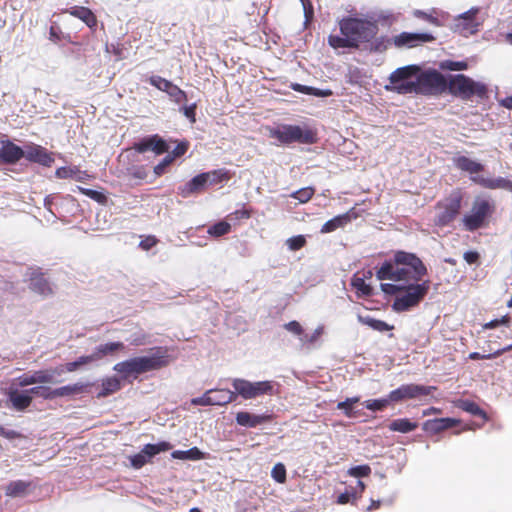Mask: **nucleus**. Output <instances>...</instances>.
I'll list each match as a JSON object with an SVG mask.
<instances>
[{"label": "nucleus", "mask_w": 512, "mask_h": 512, "mask_svg": "<svg viewBox=\"0 0 512 512\" xmlns=\"http://www.w3.org/2000/svg\"><path fill=\"white\" fill-rule=\"evenodd\" d=\"M168 96L175 103H182L187 101V94L185 91L180 89L177 85L173 84L171 89L168 91Z\"/></svg>", "instance_id": "46"}, {"label": "nucleus", "mask_w": 512, "mask_h": 512, "mask_svg": "<svg viewBox=\"0 0 512 512\" xmlns=\"http://www.w3.org/2000/svg\"><path fill=\"white\" fill-rule=\"evenodd\" d=\"M339 28L342 36L329 35L328 37V44L334 49H357L360 43L371 40L378 33L376 23L352 17L340 20Z\"/></svg>", "instance_id": "2"}, {"label": "nucleus", "mask_w": 512, "mask_h": 512, "mask_svg": "<svg viewBox=\"0 0 512 512\" xmlns=\"http://www.w3.org/2000/svg\"><path fill=\"white\" fill-rule=\"evenodd\" d=\"M92 362H93V358L91 357V355H85V356L79 357L75 361L68 362L65 365H61V366L63 367L64 371L74 372V371L80 369L82 366L90 364Z\"/></svg>", "instance_id": "38"}, {"label": "nucleus", "mask_w": 512, "mask_h": 512, "mask_svg": "<svg viewBox=\"0 0 512 512\" xmlns=\"http://www.w3.org/2000/svg\"><path fill=\"white\" fill-rule=\"evenodd\" d=\"M124 348L125 345L122 342H109L95 347L94 351L90 355L94 362L102 359L105 356L113 355L117 351L123 350Z\"/></svg>", "instance_id": "24"}, {"label": "nucleus", "mask_w": 512, "mask_h": 512, "mask_svg": "<svg viewBox=\"0 0 512 512\" xmlns=\"http://www.w3.org/2000/svg\"><path fill=\"white\" fill-rule=\"evenodd\" d=\"M419 72L420 67L418 65H408L396 69L389 76V82L392 86H386V89L400 94L399 87L407 83H414L410 78L417 77Z\"/></svg>", "instance_id": "13"}, {"label": "nucleus", "mask_w": 512, "mask_h": 512, "mask_svg": "<svg viewBox=\"0 0 512 512\" xmlns=\"http://www.w3.org/2000/svg\"><path fill=\"white\" fill-rule=\"evenodd\" d=\"M91 383L77 382L71 385L62 386L53 389L54 399L58 397H70L77 394L87 392V388L91 386Z\"/></svg>", "instance_id": "23"}, {"label": "nucleus", "mask_w": 512, "mask_h": 512, "mask_svg": "<svg viewBox=\"0 0 512 512\" xmlns=\"http://www.w3.org/2000/svg\"><path fill=\"white\" fill-rule=\"evenodd\" d=\"M303 6V12L305 16V23L310 22L314 16L313 5L310 0H300Z\"/></svg>", "instance_id": "57"}, {"label": "nucleus", "mask_w": 512, "mask_h": 512, "mask_svg": "<svg viewBox=\"0 0 512 512\" xmlns=\"http://www.w3.org/2000/svg\"><path fill=\"white\" fill-rule=\"evenodd\" d=\"M435 37L430 33H410L402 32L392 38V43L397 48H413L422 43L432 42Z\"/></svg>", "instance_id": "14"}, {"label": "nucleus", "mask_w": 512, "mask_h": 512, "mask_svg": "<svg viewBox=\"0 0 512 512\" xmlns=\"http://www.w3.org/2000/svg\"><path fill=\"white\" fill-rule=\"evenodd\" d=\"M290 332L299 338L300 344L303 347H310L319 339L322 333L320 329L306 333L297 321H290Z\"/></svg>", "instance_id": "19"}, {"label": "nucleus", "mask_w": 512, "mask_h": 512, "mask_svg": "<svg viewBox=\"0 0 512 512\" xmlns=\"http://www.w3.org/2000/svg\"><path fill=\"white\" fill-rule=\"evenodd\" d=\"M446 91L447 79L436 69L420 70L414 83H407L399 87L400 94L439 96Z\"/></svg>", "instance_id": "4"}, {"label": "nucleus", "mask_w": 512, "mask_h": 512, "mask_svg": "<svg viewBox=\"0 0 512 512\" xmlns=\"http://www.w3.org/2000/svg\"><path fill=\"white\" fill-rule=\"evenodd\" d=\"M173 156L171 155H166L162 161L160 163H158L155 167H154V173L157 175V176H161L162 174H164L166 172V169L168 166H170L173 162Z\"/></svg>", "instance_id": "54"}, {"label": "nucleus", "mask_w": 512, "mask_h": 512, "mask_svg": "<svg viewBox=\"0 0 512 512\" xmlns=\"http://www.w3.org/2000/svg\"><path fill=\"white\" fill-rule=\"evenodd\" d=\"M427 274L428 269L423 261L416 254L403 250L395 251L393 257L384 261L376 271L378 280L399 283L381 284L385 294L397 295L392 304L396 312L408 311L425 298L430 289V281H419Z\"/></svg>", "instance_id": "1"}, {"label": "nucleus", "mask_w": 512, "mask_h": 512, "mask_svg": "<svg viewBox=\"0 0 512 512\" xmlns=\"http://www.w3.org/2000/svg\"><path fill=\"white\" fill-rule=\"evenodd\" d=\"M149 83L159 89L160 91H163L168 94V91L171 89V86L173 83L165 78H162L158 75H153L149 78Z\"/></svg>", "instance_id": "42"}, {"label": "nucleus", "mask_w": 512, "mask_h": 512, "mask_svg": "<svg viewBox=\"0 0 512 512\" xmlns=\"http://www.w3.org/2000/svg\"><path fill=\"white\" fill-rule=\"evenodd\" d=\"M211 393L212 391L209 389L202 396L192 398L191 404L194 406H212Z\"/></svg>", "instance_id": "53"}, {"label": "nucleus", "mask_w": 512, "mask_h": 512, "mask_svg": "<svg viewBox=\"0 0 512 512\" xmlns=\"http://www.w3.org/2000/svg\"><path fill=\"white\" fill-rule=\"evenodd\" d=\"M230 230H231V225L228 222L219 221V222L211 225L208 228L207 232L211 236L220 237V236H223V235L229 233Z\"/></svg>", "instance_id": "39"}, {"label": "nucleus", "mask_w": 512, "mask_h": 512, "mask_svg": "<svg viewBox=\"0 0 512 512\" xmlns=\"http://www.w3.org/2000/svg\"><path fill=\"white\" fill-rule=\"evenodd\" d=\"M74 171L70 168L60 167L56 170L55 175L59 179L73 178Z\"/></svg>", "instance_id": "62"}, {"label": "nucleus", "mask_w": 512, "mask_h": 512, "mask_svg": "<svg viewBox=\"0 0 512 512\" xmlns=\"http://www.w3.org/2000/svg\"><path fill=\"white\" fill-rule=\"evenodd\" d=\"M478 12V8H472L461 14L457 19L456 26L462 31H470L471 33L476 32L477 23L475 22V18Z\"/></svg>", "instance_id": "25"}, {"label": "nucleus", "mask_w": 512, "mask_h": 512, "mask_svg": "<svg viewBox=\"0 0 512 512\" xmlns=\"http://www.w3.org/2000/svg\"><path fill=\"white\" fill-rule=\"evenodd\" d=\"M306 244V238L303 235H297L290 238V250H299Z\"/></svg>", "instance_id": "59"}, {"label": "nucleus", "mask_w": 512, "mask_h": 512, "mask_svg": "<svg viewBox=\"0 0 512 512\" xmlns=\"http://www.w3.org/2000/svg\"><path fill=\"white\" fill-rule=\"evenodd\" d=\"M391 402L389 397L386 399H372L365 401V407L371 411H381Z\"/></svg>", "instance_id": "47"}, {"label": "nucleus", "mask_w": 512, "mask_h": 512, "mask_svg": "<svg viewBox=\"0 0 512 512\" xmlns=\"http://www.w3.org/2000/svg\"><path fill=\"white\" fill-rule=\"evenodd\" d=\"M358 401L359 398L357 397L347 398L345 401L339 402L337 408L342 410L346 416L350 417L352 415L353 406Z\"/></svg>", "instance_id": "50"}, {"label": "nucleus", "mask_w": 512, "mask_h": 512, "mask_svg": "<svg viewBox=\"0 0 512 512\" xmlns=\"http://www.w3.org/2000/svg\"><path fill=\"white\" fill-rule=\"evenodd\" d=\"M121 388V382L117 377H109L102 381V390L97 394V398L107 397Z\"/></svg>", "instance_id": "35"}, {"label": "nucleus", "mask_w": 512, "mask_h": 512, "mask_svg": "<svg viewBox=\"0 0 512 512\" xmlns=\"http://www.w3.org/2000/svg\"><path fill=\"white\" fill-rule=\"evenodd\" d=\"M24 157V148L10 140L0 142V163L13 165Z\"/></svg>", "instance_id": "17"}, {"label": "nucleus", "mask_w": 512, "mask_h": 512, "mask_svg": "<svg viewBox=\"0 0 512 512\" xmlns=\"http://www.w3.org/2000/svg\"><path fill=\"white\" fill-rule=\"evenodd\" d=\"M315 189L312 187L301 188L298 191L290 194L291 197H294L299 201V203L308 202L314 195Z\"/></svg>", "instance_id": "43"}, {"label": "nucleus", "mask_w": 512, "mask_h": 512, "mask_svg": "<svg viewBox=\"0 0 512 512\" xmlns=\"http://www.w3.org/2000/svg\"><path fill=\"white\" fill-rule=\"evenodd\" d=\"M441 68L450 71H462L468 68V64L465 61L446 60L441 63Z\"/></svg>", "instance_id": "49"}, {"label": "nucleus", "mask_w": 512, "mask_h": 512, "mask_svg": "<svg viewBox=\"0 0 512 512\" xmlns=\"http://www.w3.org/2000/svg\"><path fill=\"white\" fill-rule=\"evenodd\" d=\"M464 260L468 264H476L480 259V254L477 251H467L463 255Z\"/></svg>", "instance_id": "63"}, {"label": "nucleus", "mask_w": 512, "mask_h": 512, "mask_svg": "<svg viewBox=\"0 0 512 512\" xmlns=\"http://www.w3.org/2000/svg\"><path fill=\"white\" fill-rule=\"evenodd\" d=\"M26 276L28 277L30 284L29 288L41 295L42 297H48L53 294V289L49 281L44 277L41 269L30 268Z\"/></svg>", "instance_id": "15"}, {"label": "nucleus", "mask_w": 512, "mask_h": 512, "mask_svg": "<svg viewBox=\"0 0 512 512\" xmlns=\"http://www.w3.org/2000/svg\"><path fill=\"white\" fill-rule=\"evenodd\" d=\"M348 475L352 477H368L371 474V467L368 464L354 466L348 469Z\"/></svg>", "instance_id": "48"}, {"label": "nucleus", "mask_w": 512, "mask_h": 512, "mask_svg": "<svg viewBox=\"0 0 512 512\" xmlns=\"http://www.w3.org/2000/svg\"><path fill=\"white\" fill-rule=\"evenodd\" d=\"M157 243V240L155 237L153 236H149L147 237L146 239L142 240L139 244V246L143 249V250H149L151 249L153 246H155Z\"/></svg>", "instance_id": "64"}, {"label": "nucleus", "mask_w": 512, "mask_h": 512, "mask_svg": "<svg viewBox=\"0 0 512 512\" xmlns=\"http://www.w3.org/2000/svg\"><path fill=\"white\" fill-rule=\"evenodd\" d=\"M188 460H202L206 458V453L202 452L198 447H192L186 450Z\"/></svg>", "instance_id": "60"}, {"label": "nucleus", "mask_w": 512, "mask_h": 512, "mask_svg": "<svg viewBox=\"0 0 512 512\" xmlns=\"http://www.w3.org/2000/svg\"><path fill=\"white\" fill-rule=\"evenodd\" d=\"M187 149H188L187 142L178 143L170 155L173 156V160H174L175 158L184 155L186 153Z\"/></svg>", "instance_id": "61"}, {"label": "nucleus", "mask_w": 512, "mask_h": 512, "mask_svg": "<svg viewBox=\"0 0 512 512\" xmlns=\"http://www.w3.org/2000/svg\"><path fill=\"white\" fill-rule=\"evenodd\" d=\"M291 87H292V89H294L296 91H300V92L305 91L308 94H313V95H316V96L327 97V96H331L332 95V91L331 90H319V89H316V88L304 87V86H301L300 84H292Z\"/></svg>", "instance_id": "45"}, {"label": "nucleus", "mask_w": 512, "mask_h": 512, "mask_svg": "<svg viewBox=\"0 0 512 512\" xmlns=\"http://www.w3.org/2000/svg\"><path fill=\"white\" fill-rule=\"evenodd\" d=\"M205 178H208V175L203 173L194 176L191 180L178 188L179 194L183 198H188L194 194L203 192L208 187Z\"/></svg>", "instance_id": "18"}, {"label": "nucleus", "mask_w": 512, "mask_h": 512, "mask_svg": "<svg viewBox=\"0 0 512 512\" xmlns=\"http://www.w3.org/2000/svg\"><path fill=\"white\" fill-rule=\"evenodd\" d=\"M357 500V491L353 489L352 491H345L344 493L339 494L336 502L338 504L344 505L349 502L355 503Z\"/></svg>", "instance_id": "51"}, {"label": "nucleus", "mask_w": 512, "mask_h": 512, "mask_svg": "<svg viewBox=\"0 0 512 512\" xmlns=\"http://www.w3.org/2000/svg\"><path fill=\"white\" fill-rule=\"evenodd\" d=\"M272 477L279 483H284L286 480V467L282 463L276 464L272 471H271Z\"/></svg>", "instance_id": "52"}, {"label": "nucleus", "mask_w": 512, "mask_h": 512, "mask_svg": "<svg viewBox=\"0 0 512 512\" xmlns=\"http://www.w3.org/2000/svg\"><path fill=\"white\" fill-rule=\"evenodd\" d=\"M235 393L244 399H252L272 392V385L269 381L250 382L245 379L235 378L232 381Z\"/></svg>", "instance_id": "9"}, {"label": "nucleus", "mask_w": 512, "mask_h": 512, "mask_svg": "<svg viewBox=\"0 0 512 512\" xmlns=\"http://www.w3.org/2000/svg\"><path fill=\"white\" fill-rule=\"evenodd\" d=\"M28 161L50 167L54 162L52 155L42 146L29 143L24 146V157Z\"/></svg>", "instance_id": "16"}, {"label": "nucleus", "mask_w": 512, "mask_h": 512, "mask_svg": "<svg viewBox=\"0 0 512 512\" xmlns=\"http://www.w3.org/2000/svg\"><path fill=\"white\" fill-rule=\"evenodd\" d=\"M494 201L486 198L476 197L472 203L470 213L464 215L462 218V224L466 231L473 232L487 224L488 218H490L495 212Z\"/></svg>", "instance_id": "7"}, {"label": "nucleus", "mask_w": 512, "mask_h": 512, "mask_svg": "<svg viewBox=\"0 0 512 512\" xmlns=\"http://www.w3.org/2000/svg\"><path fill=\"white\" fill-rule=\"evenodd\" d=\"M456 407L470 413L474 416H479L484 420H487V413L474 401L468 399H460L456 402Z\"/></svg>", "instance_id": "33"}, {"label": "nucleus", "mask_w": 512, "mask_h": 512, "mask_svg": "<svg viewBox=\"0 0 512 512\" xmlns=\"http://www.w3.org/2000/svg\"><path fill=\"white\" fill-rule=\"evenodd\" d=\"M502 354H503V350H501V349H499L493 353H489V354H480L479 352H472L469 354V359H471V360L492 359V358L499 357Z\"/></svg>", "instance_id": "56"}, {"label": "nucleus", "mask_w": 512, "mask_h": 512, "mask_svg": "<svg viewBox=\"0 0 512 512\" xmlns=\"http://www.w3.org/2000/svg\"><path fill=\"white\" fill-rule=\"evenodd\" d=\"M196 104L193 103L189 106H183L180 108V111L187 117L191 123L196 121Z\"/></svg>", "instance_id": "58"}, {"label": "nucleus", "mask_w": 512, "mask_h": 512, "mask_svg": "<svg viewBox=\"0 0 512 512\" xmlns=\"http://www.w3.org/2000/svg\"><path fill=\"white\" fill-rule=\"evenodd\" d=\"M31 483L24 480L11 481L5 486V494L10 497H22L24 496Z\"/></svg>", "instance_id": "32"}, {"label": "nucleus", "mask_w": 512, "mask_h": 512, "mask_svg": "<svg viewBox=\"0 0 512 512\" xmlns=\"http://www.w3.org/2000/svg\"><path fill=\"white\" fill-rule=\"evenodd\" d=\"M8 400L11 406L17 411L26 410L32 403V396L26 390L10 389L8 391Z\"/></svg>", "instance_id": "21"}, {"label": "nucleus", "mask_w": 512, "mask_h": 512, "mask_svg": "<svg viewBox=\"0 0 512 512\" xmlns=\"http://www.w3.org/2000/svg\"><path fill=\"white\" fill-rule=\"evenodd\" d=\"M447 91L463 100H468L473 96L483 98L487 94L485 84L476 82L464 74L451 75L447 80Z\"/></svg>", "instance_id": "6"}, {"label": "nucleus", "mask_w": 512, "mask_h": 512, "mask_svg": "<svg viewBox=\"0 0 512 512\" xmlns=\"http://www.w3.org/2000/svg\"><path fill=\"white\" fill-rule=\"evenodd\" d=\"M265 135L273 139V144H286L288 143V126L287 125H273L265 128Z\"/></svg>", "instance_id": "27"}, {"label": "nucleus", "mask_w": 512, "mask_h": 512, "mask_svg": "<svg viewBox=\"0 0 512 512\" xmlns=\"http://www.w3.org/2000/svg\"><path fill=\"white\" fill-rule=\"evenodd\" d=\"M391 42H392V40H390L386 36H380V37L374 36L371 40L365 41V43L367 44V49L370 52H377V53H382V52L386 51Z\"/></svg>", "instance_id": "37"}, {"label": "nucleus", "mask_w": 512, "mask_h": 512, "mask_svg": "<svg viewBox=\"0 0 512 512\" xmlns=\"http://www.w3.org/2000/svg\"><path fill=\"white\" fill-rule=\"evenodd\" d=\"M459 424V420L454 418H436L424 422L423 430L427 433L438 434L444 430L453 428Z\"/></svg>", "instance_id": "22"}, {"label": "nucleus", "mask_w": 512, "mask_h": 512, "mask_svg": "<svg viewBox=\"0 0 512 512\" xmlns=\"http://www.w3.org/2000/svg\"><path fill=\"white\" fill-rule=\"evenodd\" d=\"M170 449H172V445L167 441H161L156 444H146L139 453L129 456V461L134 469H140L151 462L156 455Z\"/></svg>", "instance_id": "12"}, {"label": "nucleus", "mask_w": 512, "mask_h": 512, "mask_svg": "<svg viewBox=\"0 0 512 512\" xmlns=\"http://www.w3.org/2000/svg\"><path fill=\"white\" fill-rule=\"evenodd\" d=\"M454 164L457 169L467 172L470 175L478 174L484 170V165L472 160L466 156H458L454 158ZM471 180L486 189H512V182L508 179L498 178H485L481 176H472Z\"/></svg>", "instance_id": "5"}, {"label": "nucleus", "mask_w": 512, "mask_h": 512, "mask_svg": "<svg viewBox=\"0 0 512 512\" xmlns=\"http://www.w3.org/2000/svg\"><path fill=\"white\" fill-rule=\"evenodd\" d=\"M290 142L314 144L317 142V133L308 127L290 125Z\"/></svg>", "instance_id": "20"}, {"label": "nucleus", "mask_w": 512, "mask_h": 512, "mask_svg": "<svg viewBox=\"0 0 512 512\" xmlns=\"http://www.w3.org/2000/svg\"><path fill=\"white\" fill-rule=\"evenodd\" d=\"M69 13L82 20L89 28L97 26V19L94 13L87 7L75 6L69 10Z\"/></svg>", "instance_id": "28"}, {"label": "nucleus", "mask_w": 512, "mask_h": 512, "mask_svg": "<svg viewBox=\"0 0 512 512\" xmlns=\"http://www.w3.org/2000/svg\"><path fill=\"white\" fill-rule=\"evenodd\" d=\"M352 220V215L350 212L337 215L334 218L328 220L323 224L321 227L320 232L325 233H331L339 228L345 227L350 221Z\"/></svg>", "instance_id": "26"}, {"label": "nucleus", "mask_w": 512, "mask_h": 512, "mask_svg": "<svg viewBox=\"0 0 512 512\" xmlns=\"http://www.w3.org/2000/svg\"><path fill=\"white\" fill-rule=\"evenodd\" d=\"M151 145H152V151L158 155L168 152L170 149V146L168 145V143L157 134L152 135Z\"/></svg>", "instance_id": "41"}, {"label": "nucleus", "mask_w": 512, "mask_h": 512, "mask_svg": "<svg viewBox=\"0 0 512 512\" xmlns=\"http://www.w3.org/2000/svg\"><path fill=\"white\" fill-rule=\"evenodd\" d=\"M436 390L434 386H425L419 384H404L389 393L391 402H401L404 400L416 399L422 396H428Z\"/></svg>", "instance_id": "11"}, {"label": "nucleus", "mask_w": 512, "mask_h": 512, "mask_svg": "<svg viewBox=\"0 0 512 512\" xmlns=\"http://www.w3.org/2000/svg\"><path fill=\"white\" fill-rule=\"evenodd\" d=\"M266 417L263 415H256L246 411H241L236 414V422L240 426L254 428L264 423Z\"/></svg>", "instance_id": "29"}, {"label": "nucleus", "mask_w": 512, "mask_h": 512, "mask_svg": "<svg viewBox=\"0 0 512 512\" xmlns=\"http://www.w3.org/2000/svg\"><path fill=\"white\" fill-rule=\"evenodd\" d=\"M463 201V194L460 189H455L451 193L438 201L435 205L438 211L435 217V224L439 227H445L451 224L460 214Z\"/></svg>", "instance_id": "8"}, {"label": "nucleus", "mask_w": 512, "mask_h": 512, "mask_svg": "<svg viewBox=\"0 0 512 512\" xmlns=\"http://www.w3.org/2000/svg\"><path fill=\"white\" fill-rule=\"evenodd\" d=\"M203 174H207L208 178H205L206 183L208 186L215 185L223 180L227 179L226 173L222 170H213L209 172H203Z\"/></svg>", "instance_id": "44"}, {"label": "nucleus", "mask_w": 512, "mask_h": 512, "mask_svg": "<svg viewBox=\"0 0 512 512\" xmlns=\"http://www.w3.org/2000/svg\"><path fill=\"white\" fill-rule=\"evenodd\" d=\"M212 406H225L237 398V394L226 389H210Z\"/></svg>", "instance_id": "30"}, {"label": "nucleus", "mask_w": 512, "mask_h": 512, "mask_svg": "<svg viewBox=\"0 0 512 512\" xmlns=\"http://www.w3.org/2000/svg\"><path fill=\"white\" fill-rule=\"evenodd\" d=\"M351 286L356 290L357 297H370L373 295V288L367 284L365 277H360L359 273L353 275L351 279Z\"/></svg>", "instance_id": "31"}, {"label": "nucleus", "mask_w": 512, "mask_h": 512, "mask_svg": "<svg viewBox=\"0 0 512 512\" xmlns=\"http://www.w3.org/2000/svg\"><path fill=\"white\" fill-rule=\"evenodd\" d=\"M359 321L362 324L367 325L371 329L379 331V332H386V331H390V330L394 329L393 325H390V324L386 323L385 321L378 320V319H375L370 316H364V317L359 316Z\"/></svg>", "instance_id": "36"}, {"label": "nucleus", "mask_w": 512, "mask_h": 512, "mask_svg": "<svg viewBox=\"0 0 512 512\" xmlns=\"http://www.w3.org/2000/svg\"><path fill=\"white\" fill-rule=\"evenodd\" d=\"M63 373V367L58 366L55 368L34 371L32 374H24L18 377L17 380L21 387L33 384H56L59 382L56 377L61 376Z\"/></svg>", "instance_id": "10"}, {"label": "nucleus", "mask_w": 512, "mask_h": 512, "mask_svg": "<svg viewBox=\"0 0 512 512\" xmlns=\"http://www.w3.org/2000/svg\"><path fill=\"white\" fill-rule=\"evenodd\" d=\"M388 428L393 432L409 433L418 428V423L412 422L408 418H399L391 421Z\"/></svg>", "instance_id": "34"}, {"label": "nucleus", "mask_w": 512, "mask_h": 512, "mask_svg": "<svg viewBox=\"0 0 512 512\" xmlns=\"http://www.w3.org/2000/svg\"><path fill=\"white\" fill-rule=\"evenodd\" d=\"M27 392H29L31 396H38L45 400H53L54 399V394L52 393L53 389H51L50 387L35 386L30 389H27Z\"/></svg>", "instance_id": "40"}, {"label": "nucleus", "mask_w": 512, "mask_h": 512, "mask_svg": "<svg viewBox=\"0 0 512 512\" xmlns=\"http://www.w3.org/2000/svg\"><path fill=\"white\" fill-rule=\"evenodd\" d=\"M152 135L144 137L139 142L135 143V149L139 153H144L147 151H152Z\"/></svg>", "instance_id": "55"}, {"label": "nucleus", "mask_w": 512, "mask_h": 512, "mask_svg": "<svg viewBox=\"0 0 512 512\" xmlns=\"http://www.w3.org/2000/svg\"><path fill=\"white\" fill-rule=\"evenodd\" d=\"M146 356L133 357L114 365L113 370L121 374L124 379L137 378L140 374L159 370L169 364L167 351L161 347L150 349Z\"/></svg>", "instance_id": "3"}]
</instances>
